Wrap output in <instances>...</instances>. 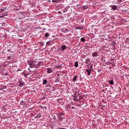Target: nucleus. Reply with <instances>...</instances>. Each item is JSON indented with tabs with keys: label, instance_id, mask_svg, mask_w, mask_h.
I'll use <instances>...</instances> for the list:
<instances>
[{
	"label": "nucleus",
	"instance_id": "1",
	"mask_svg": "<svg viewBox=\"0 0 129 129\" xmlns=\"http://www.w3.org/2000/svg\"><path fill=\"white\" fill-rule=\"evenodd\" d=\"M86 66L87 67V69H85L86 72H87L88 76H90L91 71H93V64H90V67L89 64H87Z\"/></svg>",
	"mask_w": 129,
	"mask_h": 129
},
{
	"label": "nucleus",
	"instance_id": "2",
	"mask_svg": "<svg viewBox=\"0 0 129 129\" xmlns=\"http://www.w3.org/2000/svg\"><path fill=\"white\" fill-rule=\"evenodd\" d=\"M34 62H35V60H33L32 59H29L27 61V63L29 66H34Z\"/></svg>",
	"mask_w": 129,
	"mask_h": 129
},
{
	"label": "nucleus",
	"instance_id": "3",
	"mask_svg": "<svg viewBox=\"0 0 129 129\" xmlns=\"http://www.w3.org/2000/svg\"><path fill=\"white\" fill-rule=\"evenodd\" d=\"M46 70L47 73L48 74L52 73L53 72V69L51 68L46 69Z\"/></svg>",
	"mask_w": 129,
	"mask_h": 129
},
{
	"label": "nucleus",
	"instance_id": "4",
	"mask_svg": "<svg viewBox=\"0 0 129 129\" xmlns=\"http://www.w3.org/2000/svg\"><path fill=\"white\" fill-rule=\"evenodd\" d=\"M24 84H25L24 82H23L22 81H19V86H20V87H23V86H24Z\"/></svg>",
	"mask_w": 129,
	"mask_h": 129
},
{
	"label": "nucleus",
	"instance_id": "5",
	"mask_svg": "<svg viewBox=\"0 0 129 129\" xmlns=\"http://www.w3.org/2000/svg\"><path fill=\"white\" fill-rule=\"evenodd\" d=\"M66 49V45H62L60 48V51H64Z\"/></svg>",
	"mask_w": 129,
	"mask_h": 129
},
{
	"label": "nucleus",
	"instance_id": "6",
	"mask_svg": "<svg viewBox=\"0 0 129 129\" xmlns=\"http://www.w3.org/2000/svg\"><path fill=\"white\" fill-rule=\"evenodd\" d=\"M3 89H7V86H5V85L0 86V90H3Z\"/></svg>",
	"mask_w": 129,
	"mask_h": 129
},
{
	"label": "nucleus",
	"instance_id": "7",
	"mask_svg": "<svg viewBox=\"0 0 129 129\" xmlns=\"http://www.w3.org/2000/svg\"><path fill=\"white\" fill-rule=\"evenodd\" d=\"M92 56L93 57H97V56H98V53L96 52H94L92 54Z\"/></svg>",
	"mask_w": 129,
	"mask_h": 129
},
{
	"label": "nucleus",
	"instance_id": "8",
	"mask_svg": "<svg viewBox=\"0 0 129 129\" xmlns=\"http://www.w3.org/2000/svg\"><path fill=\"white\" fill-rule=\"evenodd\" d=\"M85 63H86V64H89V63H90V59L89 58L86 59L85 61Z\"/></svg>",
	"mask_w": 129,
	"mask_h": 129
},
{
	"label": "nucleus",
	"instance_id": "9",
	"mask_svg": "<svg viewBox=\"0 0 129 129\" xmlns=\"http://www.w3.org/2000/svg\"><path fill=\"white\" fill-rule=\"evenodd\" d=\"M77 75H76L74 77L73 79V82H76V81H77Z\"/></svg>",
	"mask_w": 129,
	"mask_h": 129
},
{
	"label": "nucleus",
	"instance_id": "10",
	"mask_svg": "<svg viewBox=\"0 0 129 129\" xmlns=\"http://www.w3.org/2000/svg\"><path fill=\"white\" fill-rule=\"evenodd\" d=\"M112 9L113 11H115V10L117 9V6H116V5H113L112 7Z\"/></svg>",
	"mask_w": 129,
	"mask_h": 129
},
{
	"label": "nucleus",
	"instance_id": "11",
	"mask_svg": "<svg viewBox=\"0 0 129 129\" xmlns=\"http://www.w3.org/2000/svg\"><path fill=\"white\" fill-rule=\"evenodd\" d=\"M58 118L59 119V120H61V121L63 120V117L61 115L58 116Z\"/></svg>",
	"mask_w": 129,
	"mask_h": 129
},
{
	"label": "nucleus",
	"instance_id": "12",
	"mask_svg": "<svg viewBox=\"0 0 129 129\" xmlns=\"http://www.w3.org/2000/svg\"><path fill=\"white\" fill-rule=\"evenodd\" d=\"M22 9V5H19L18 7H17V8L16 9L17 11H20Z\"/></svg>",
	"mask_w": 129,
	"mask_h": 129
},
{
	"label": "nucleus",
	"instance_id": "13",
	"mask_svg": "<svg viewBox=\"0 0 129 129\" xmlns=\"http://www.w3.org/2000/svg\"><path fill=\"white\" fill-rule=\"evenodd\" d=\"M41 116H42V115H41L40 113H38L35 117V118H38V117H41Z\"/></svg>",
	"mask_w": 129,
	"mask_h": 129
},
{
	"label": "nucleus",
	"instance_id": "14",
	"mask_svg": "<svg viewBox=\"0 0 129 129\" xmlns=\"http://www.w3.org/2000/svg\"><path fill=\"white\" fill-rule=\"evenodd\" d=\"M109 83L110 84V85H113L114 82H113V80L109 81Z\"/></svg>",
	"mask_w": 129,
	"mask_h": 129
},
{
	"label": "nucleus",
	"instance_id": "15",
	"mask_svg": "<svg viewBox=\"0 0 129 129\" xmlns=\"http://www.w3.org/2000/svg\"><path fill=\"white\" fill-rule=\"evenodd\" d=\"M47 82H48V81H47V80H43V84H44V85H46V84H47Z\"/></svg>",
	"mask_w": 129,
	"mask_h": 129
},
{
	"label": "nucleus",
	"instance_id": "16",
	"mask_svg": "<svg viewBox=\"0 0 129 129\" xmlns=\"http://www.w3.org/2000/svg\"><path fill=\"white\" fill-rule=\"evenodd\" d=\"M75 67H76V68L78 67V61H75Z\"/></svg>",
	"mask_w": 129,
	"mask_h": 129
},
{
	"label": "nucleus",
	"instance_id": "17",
	"mask_svg": "<svg viewBox=\"0 0 129 129\" xmlns=\"http://www.w3.org/2000/svg\"><path fill=\"white\" fill-rule=\"evenodd\" d=\"M41 65V63L40 62H38L35 67V68H38V67H39V66Z\"/></svg>",
	"mask_w": 129,
	"mask_h": 129
},
{
	"label": "nucleus",
	"instance_id": "18",
	"mask_svg": "<svg viewBox=\"0 0 129 129\" xmlns=\"http://www.w3.org/2000/svg\"><path fill=\"white\" fill-rule=\"evenodd\" d=\"M6 9H7V8H5L4 9H1V12L4 13V12H5V11H6Z\"/></svg>",
	"mask_w": 129,
	"mask_h": 129
},
{
	"label": "nucleus",
	"instance_id": "19",
	"mask_svg": "<svg viewBox=\"0 0 129 129\" xmlns=\"http://www.w3.org/2000/svg\"><path fill=\"white\" fill-rule=\"evenodd\" d=\"M44 36L46 38H48V37H49V36H50V34H49V33H46L45 34Z\"/></svg>",
	"mask_w": 129,
	"mask_h": 129
},
{
	"label": "nucleus",
	"instance_id": "20",
	"mask_svg": "<svg viewBox=\"0 0 129 129\" xmlns=\"http://www.w3.org/2000/svg\"><path fill=\"white\" fill-rule=\"evenodd\" d=\"M50 44H51V41H49L46 42V45L47 46H50Z\"/></svg>",
	"mask_w": 129,
	"mask_h": 129
},
{
	"label": "nucleus",
	"instance_id": "21",
	"mask_svg": "<svg viewBox=\"0 0 129 129\" xmlns=\"http://www.w3.org/2000/svg\"><path fill=\"white\" fill-rule=\"evenodd\" d=\"M81 41L82 42H85V39H84V38H81Z\"/></svg>",
	"mask_w": 129,
	"mask_h": 129
},
{
	"label": "nucleus",
	"instance_id": "22",
	"mask_svg": "<svg viewBox=\"0 0 129 129\" xmlns=\"http://www.w3.org/2000/svg\"><path fill=\"white\" fill-rule=\"evenodd\" d=\"M122 2V0H117V3H118V4H120V3H121Z\"/></svg>",
	"mask_w": 129,
	"mask_h": 129
},
{
	"label": "nucleus",
	"instance_id": "23",
	"mask_svg": "<svg viewBox=\"0 0 129 129\" xmlns=\"http://www.w3.org/2000/svg\"><path fill=\"white\" fill-rule=\"evenodd\" d=\"M41 108H43V109H45V110L47 109V107H43L41 106Z\"/></svg>",
	"mask_w": 129,
	"mask_h": 129
},
{
	"label": "nucleus",
	"instance_id": "24",
	"mask_svg": "<svg viewBox=\"0 0 129 129\" xmlns=\"http://www.w3.org/2000/svg\"><path fill=\"white\" fill-rule=\"evenodd\" d=\"M81 29H82L81 27H78L76 28L77 30H81Z\"/></svg>",
	"mask_w": 129,
	"mask_h": 129
},
{
	"label": "nucleus",
	"instance_id": "25",
	"mask_svg": "<svg viewBox=\"0 0 129 129\" xmlns=\"http://www.w3.org/2000/svg\"><path fill=\"white\" fill-rule=\"evenodd\" d=\"M8 59L10 60L11 59V56H7Z\"/></svg>",
	"mask_w": 129,
	"mask_h": 129
},
{
	"label": "nucleus",
	"instance_id": "26",
	"mask_svg": "<svg viewBox=\"0 0 129 129\" xmlns=\"http://www.w3.org/2000/svg\"><path fill=\"white\" fill-rule=\"evenodd\" d=\"M126 11H127V10H122V12L123 13H125V12H126Z\"/></svg>",
	"mask_w": 129,
	"mask_h": 129
},
{
	"label": "nucleus",
	"instance_id": "27",
	"mask_svg": "<svg viewBox=\"0 0 129 129\" xmlns=\"http://www.w3.org/2000/svg\"><path fill=\"white\" fill-rule=\"evenodd\" d=\"M30 68H34V66H29Z\"/></svg>",
	"mask_w": 129,
	"mask_h": 129
},
{
	"label": "nucleus",
	"instance_id": "28",
	"mask_svg": "<svg viewBox=\"0 0 129 129\" xmlns=\"http://www.w3.org/2000/svg\"><path fill=\"white\" fill-rule=\"evenodd\" d=\"M55 82H59V80L58 79H56Z\"/></svg>",
	"mask_w": 129,
	"mask_h": 129
},
{
	"label": "nucleus",
	"instance_id": "29",
	"mask_svg": "<svg viewBox=\"0 0 129 129\" xmlns=\"http://www.w3.org/2000/svg\"><path fill=\"white\" fill-rule=\"evenodd\" d=\"M76 93H79V90H77L76 91Z\"/></svg>",
	"mask_w": 129,
	"mask_h": 129
},
{
	"label": "nucleus",
	"instance_id": "30",
	"mask_svg": "<svg viewBox=\"0 0 129 129\" xmlns=\"http://www.w3.org/2000/svg\"><path fill=\"white\" fill-rule=\"evenodd\" d=\"M52 3H56V1L55 0H52Z\"/></svg>",
	"mask_w": 129,
	"mask_h": 129
},
{
	"label": "nucleus",
	"instance_id": "31",
	"mask_svg": "<svg viewBox=\"0 0 129 129\" xmlns=\"http://www.w3.org/2000/svg\"><path fill=\"white\" fill-rule=\"evenodd\" d=\"M4 17H5V15H2V16H0V18H4Z\"/></svg>",
	"mask_w": 129,
	"mask_h": 129
},
{
	"label": "nucleus",
	"instance_id": "32",
	"mask_svg": "<svg viewBox=\"0 0 129 129\" xmlns=\"http://www.w3.org/2000/svg\"><path fill=\"white\" fill-rule=\"evenodd\" d=\"M97 71H98V72L99 73H100V71H99V70H98Z\"/></svg>",
	"mask_w": 129,
	"mask_h": 129
},
{
	"label": "nucleus",
	"instance_id": "33",
	"mask_svg": "<svg viewBox=\"0 0 129 129\" xmlns=\"http://www.w3.org/2000/svg\"><path fill=\"white\" fill-rule=\"evenodd\" d=\"M73 97H76V98H77V96H76V95L75 96H74Z\"/></svg>",
	"mask_w": 129,
	"mask_h": 129
},
{
	"label": "nucleus",
	"instance_id": "34",
	"mask_svg": "<svg viewBox=\"0 0 129 129\" xmlns=\"http://www.w3.org/2000/svg\"><path fill=\"white\" fill-rule=\"evenodd\" d=\"M28 70L29 71L31 72V70L30 69V68H28Z\"/></svg>",
	"mask_w": 129,
	"mask_h": 129
},
{
	"label": "nucleus",
	"instance_id": "35",
	"mask_svg": "<svg viewBox=\"0 0 129 129\" xmlns=\"http://www.w3.org/2000/svg\"><path fill=\"white\" fill-rule=\"evenodd\" d=\"M109 64H111V62H108L109 65Z\"/></svg>",
	"mask_w": 129,
	"mask_h": 129
},
{
	"label": "nucleus",
	"instance_id": "36",
	"mask_svg": "<svg viewBox=\"0 0 129 129\" xmlns=\"http://www.w3.org/2000/svg\"><path fill=\"white\" fill-rule=\"evenodd\" d=\"M72 108L73 109V108H74V107L72 106Z\"/></svg>",
	"mask_w": 129,
	"mask_h": 129
},
{
	"label": "nucleus",
	"instance_id": "37",
	"mask_svg": "<svg viewBox=\"0 0 129 129\" xmlns=\"http://www.w3.org/2000/svg\"><path fill=\"white\" fill-rule=\"evenodd\" d=\"M4 25H5V23H3L2 25L3 26H5Z\"/></svg>",
	"mask_w": 129,
	"mask_h": 129
},
{
	"label": "nucleus",
	"instance_id": "38",
	"mask_svg": "<svg viewBox=\"0 0 129 129\" xmlns=\"http://www.w3.org/2000/svg\"><path fill=\"white\" fill-rule=\"evenodd\" d=\"M74 100H76V98H75V99H74Z\"/></svg>",
	"mask_w": 129,
	"mask_h": 129
},
{
	"label": "nucleus",
	"instance_id": "39",
	"mask_svg": "<svg viewBox=\"0 0 129 129\" xmlns=\"http://www.w3.org/2000/svg\"><path fill=\"white\" fill-rule=\"evenodd\" d=\"M44 45H45V44L43 43V46H44Z\"/></svg>",
	"mask_w": 129,
	"mask_h": 129
},
{
	"label": "nucleus",
	"instance_id": "40",
	"mask_svg": "<svg viewBox=\"0 0 129 129\" xmlns=\"http://www.w3.org/2000/svg\"><path fill=\"white\" fill-rule=\"evenodd\" d=\"M0 70H2V69L0 68Z\"/></svg>",
	"mask_w": 129,
	"mask_h": 129
},
{
	"label": "nucleus",
	"instance_id": "41",
	"mask_svg": "<svg viewBox=\"0 0 129 129\" xmlns=\"http://www.w3.org/2000/svg\"><path fill=\"white\" fill-rule=\"evenodd\" d=\"M80 129H81V128H80Z\"/></svg>",
	"mask_w": 129,
	"mask_h": 129
}]
</instances>
